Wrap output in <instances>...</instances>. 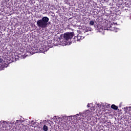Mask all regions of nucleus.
I'll return each mask as SVG.
<instances>
[{"label":"nucleus","instance_id":"nucleus-10","mask_svg":"<svg viewBox=\"0 0 131 131\" xmlns=\"http://www.w3.org/2000/svg\"><path fill=\"white\" fill-rule=\"evenodd\" d=\"M62 36H63L62 35H60V37L59 38V39H61Z\"/></svg>","mask_w":131,"mask_h":131},{"label":"nucleus","instance_id":"nucleus-11","mask_svg":"<svg viewBox=\"0 0 131 131\" xmlns=\"http://www.w3.org/2000/svg\"><path fill=\"white\" fill-rule=\"evenodd\" d=\"M77 39H78V40H79V39H80V37H77Z\"/></svg>","mask_w":131,"mask_h":131},{"label":"nucleus","instance_id":"nucleus-9","mask_svg":"<svg viewBox=\"0 0 131 131\" xmlns=\"http://www.w3.org/2000/svg\"><path fill=\"white\" fill-rule=\"evenodd\" d=\"M40 52H41V53H42V48H40ZM43 52H45V50L43 51Z\"/></svg>","mask_w":131,"mask_h":131},{"label":"nucleus","instance_id":"nucleus-5","mask_svg":"<svg viewBox=\"0 0 131 131\" xmlns=\"http://www.w3.org/2000/svg\"><path fill=\"white\" fill-rule=\"evenodd\" d=\"M112 109H114V110H117L118 109V106L115 105V104H112L111 105Z\"/></svg>","mask_w":131,"mask_h":131},{"label":"nucleus","instance_id":"nucleus-8","mask_svg":"<svg viewBox=\"0 0 131 131\" xmlns=\"http://www.w3.org/2000/svg\"><path fill=\"white\" fill-rule=\"evenodd\" d=\"M109 29L110 30H111V31H113L114 30V28H112V26H111Z\"/></svg>","mask_w":131,"mask_h":131},{"label":"nucleus","instance_id":"nucleus-3","mask_svg":"<svg viewBox=\"0 0 131 131\" xmlns=\"http://www.w3.org/2000/svg\"><path fill=\"white\" fill-rule=\"evenodd\" d=\"M0 63H1V67L0 70H4V68H6L8 67V64H6L4 60L2 58H0Z\"/></svg>","mask_w":131,"mask_h":131},{"label":"nucleus","instance_id":"nucleus-6","mask_svg":"<svg viewBox=\"0 0 131 131\" xmlns=\"http://www.w3.org/2000/svg\"><path fill=\"white\" fill-rule=\"evenodd\" d=\"M43 130L44 131H48L49 130V127H48L47 125H44L43 126Z\"/></svg>","mask_w":131,"mask_h":131},{"label":"nucleus","instance_id":"nucleus-2","mask_svg":"<svg viewBox=\"0 0 131 131\" xmlns=\"http://www.w3.org/2000/svg\"><path fill=\"white\" fill-rule=\"evenodd\" d=\"M73 36H74V32L66 33L63 35V37L66 40L71 39Z\"/></svg>","mask_w":131,"mask_h":131},{"label":"nucleus","instance_id":"nucleus-12","mask_svg":"<svg viewBox=\"0 0 131 131\" xmlns=\"http://www.w3.org/2000/svg\"><path fill=\"white\" fill-rule=\"evenodd\" d=\"M88 107H90V104H88Z\"/></svg>","mask_w":131,"mask_h":131},{"label":"nucleus","instance_id":"nucleus-4","mask_svg":"<svg viewBox=\"0 0 131 131\" xmlns=\"http://www.w3.org/2000/svg\"><path fill=\"white\" fill-rule=\"evenodd\" d=\"M94 113L93 111H86L85 113L86 116H88V117H93L94 116Z\"/></svg>","mask_w":131,"mask_h":131},{"label":"nucleus","instance_id":"nucleus-1","mask_svg":"<svg viewBox=\"0 0 131 131\" xmlns=\"http://www.w3.org/2000/svg\"><path fill=\"white\" fill-rule=\"evenodd\" d=\"M50 18L47 16H44L41 19H39L37 21V26L39 28H46L48 27V22H49Z\"/></svg>","mask_w":131,"mask_h":131},{"label":"nucleus","instance_id":"nucleus-7","mask_svg":"<svg viewBox=\"0 0 131 131\" xmlns=\"http://www.w3.org/2000/svg\"><path fill=\"white\" fill-rule=\"evenodd\" d=\"M89 24H90V25L93 26V25H94L95 24V22L94 21H93V20L90 21Z\"/></svg>","mask_w":131,"mask_h":131}]
</instances>
